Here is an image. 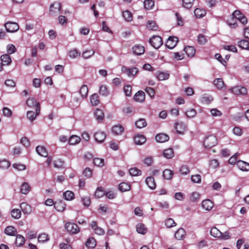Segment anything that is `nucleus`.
<instances>
[{
  "instance_id": "nucleus-32",
  "label": "nucleus",
  "mask_w": 249,
  "mask_h": 249,
  "mask_svg": "<svg viewBox=\"0 0 249 249\" xmlns=\"http://www.w3.org/2000/svg\"><path fill=\"white\" fill-rule=\"evenodd\" d=\"M94 116L97 121H100L104 119V114L102 110L97 108L95 111Z\"/></svg>"
},
{
  "instance_id": "nucleus-11",
  "label": "nucleus",
  "mask_w": 249,
  "mask_h": 249,
  "mask_svg": "<svg viewBox=\"0 0 249 249\" xmlns=\"http://www.w3.org/2000/svg\"><path fill=\"white\" fill-rule=\"evenodd\" d=\"M176 129L178 134H183L187 129L186 125L182 122L176 124Z\"/></svg>"
},
{
  "instance_id": "nucleus-4",
  "label": "nucleus",
  "mask_w": 249,
  "mask_h": 249,
  "mask_svg": "<svg viewBox=\"0 0 249 249\" xmlns=\"http://www.w3.org/2000/svg\"><path fill=\"white\" fill-rule=\"evenodd\" d=\"M149 43L154 48L158 49L162 45V40L160 36H155L149 39Z\"/></svg>"
},
{
  "instance_id": "nucleus-25",
  "label": "nucleus",
  "mask_w": 249,
  "mask_h": 249,
  "mask_svg": "<svg viewBox=\"0 0 249 249\" xmlns=\"http://www.w3.org/2000/svg\"><path fill=\"white\" fill-rule=\"evenodd\" d=\"M85 245L88 249H93L96 245V242L94 238L90 237L87 240Z\"/></svg>"
},
{
  "instance_id": "nucleus-26",
  "label": "nucleus",
  "mask_w": 249,
  "mask_h": 249,
  "mask_svg": "<svg viewBox=\"0 0 249 249\" xmlns=\"http://www.w3.org/2000/svg\"><path fill=\"white\" fill-rule=\"evenodd\" d=\"M184 51L189 57H193L196 53V49L193 46H187L184 48Z\"/></svg>"
},
{
  "instance_id": "nucleus-27",
  "label": "nucleus",
  "mask_w": 249,
  "mask_h": 249,
  "mask_svg": "<svg viewBox=\"0 0 249 249\" xmlns=\"http://www.w3.org/2000/svg\"><path fill=\"white\" fill-rule=\"evenodd\" d=\"M31 190L30 186L27 182H23L20 187V192L22 194L27 195Z\"/></svg>"
},
{
  "instance_id": "nucleus-51",
  "label": "nucleus",
  "mask_w": 249,
  "mask_h": 249,
  "mask_svg": "<svg viewBox=\"0 0 249 249\" xmlns=\"http://www.w3.org/2000/svg\"><path fill=\"white\" fill-rule=\"evenodd\" d=\"M143 4L145 9L150 10L154 6V1L153 0H145Z\"/></svg>"
},
{
  "instance_id": "nucleus-43",
  "label": "nucleus",
  "mask_w": 249,
  "mask_h": 249,
  "mask_svg": "<svg viewBox=\"0 0 249 249\" xmlns=\"http://www.w3.org/2000/svg\"><path fill=\"white\" fill-rule=\"evenodd\" d=\"M81 139L79 137L76 135H73L71 136L69 140V142L71 145H74L80 142Z\"/></svg>"
},
{
  "instance_id": "nucleus-53",
  "label": "nucleus",
  "mask_w": 249,
  "mask_h": 249,
  "mask_svg": "<svg viewBox=\"0 0 249 249\" xmlns=\"http://www.w3.org/2000/svg\"><path fill=\"white\" fill-rule=\"evenodd\" d=\"M129 172L132 176H138L141 175L142 173L141 171L136 167L130 169Z\"/></svg>"
},
{
  "instance_id": "nucleus-54",
  "label": "nucleus",
  "mask_w": 249,
  "mask_h": 249,
  "mask_svg": "<svg viewBox=\"0 0 249 249\" xmlns=\"http://www.w3.org/2000/svg\"><path fill=\"white\" fill-rule=\"evenodd\" d=\"M94 51L93 50H86L82 53V57L85 59H88L94 54Z\"/></svg>"
},
{
  "instance_id": "nucleus-2",
  "label": "nucleus",
  "mask_w": 249,
  "mask_h": 249,
  "mask_svg": "<svg viewBox=\"0 0 249 249\" xmlns=\"http://www.w3.org/2000/svg\"><path fill=\"white\" fill-rule=\"evenodd\" d=\"M65 227L67 231L71 234H76L80 231L78 226L74 223L67 222L66 223Z\"/></svg>"
},
{
  "instance_id": "nucleus-30",
  "label": "nucleus",
  "mask_w": 249,
  "mask_h": 249,
  "mask_svg": "<svg viewBox=\"0 0 249 249\" xmlns=\"http://www.w3.org/2000/svg\"><path fill=\"white\" fill-rule=\"evenodd\" d=\"M213 84L218 89H221L225 88V85L221 78H216L213 81Z\"/></svg>"
},
{
  "instance_id": "nucleus-23",
  "label": "nucleus",
  "mask_w": 249,
  "mask_h": 249,
  "mask_svg": "<svg viewBox=\"0 0 249 249\" xmlns=\"http://www.w3.org/2000/svg\"><path fill=\"white\" fill-rule=\"evenodd\" d=\"M65 207L66 205L62 201L55 202L54 205L55 210L60 212L64 211L65 209Z\"/></svg>"
},
{
  "instance_id": "nucleus-61",
  "label": "nucleus",
  "mask_w": 249,
  "mask_h": 249,
  "mask_svg": "<svg viewBox=\"0 0 249 249\" xmlns=\"http://www.w3.org/2000/svg\"><path fill=\"white\" fill-rule=\"evenodd\" d=\"M179 172L181 175H186L189 173L190 170L188 166L182 165L180 168Z\"/></svg>"
},
{
  "instance_id": "nucleus-7",
  "label": "nucleus",
  "mask_w": 249,
  "mask_h": 249,
  "mask_svg": "<svg viewBox=\"0 0 249 249\" xmlns=\"http://www.w3.org/2000/svg\"><path fill=\"white\" fill-rule=\"evenodd\" d=\"M61 3L60 2H54L50 7V13L52 16H55L60 13L61 10Z\"/></svg>"
},
{
  "instance_id": "nucleus-62",
  "label": "nucleus",
  "mask_w": 249,
  "mask_h": 249,
  "mask_svg": "<svg viewBox=\"0 0 249 249\" xmlns=\"http://www.w3.org/2000/svg\"><path fill=\"white\" fill-rule=\"evenodd\" d=\"M7 52L8 54L14 53L16 51L15 46L13 44H8L6 47Z\"/></svg>"
},
{
  "instance_id": "nucleus-9",
  "label": "nucleus",
  "mask_w": 249,
  "mask_h": 249,
  "mask_svg": "<svg viewBox=\"0 0 249 249\" xmlns=\"http://www.w3.org/2000/svg\"><path fill=\"white\" fill-rule=\"evenodd\" d=\"M178 42V38L175 36H170L166 43V46L170 49H173L177 45Z\"/></svg>"
},
{
  "instance_id": "nucleus-34",
  "label": "nucleus",
  "mask_w": 249,
  "mask_h": 249,
  "mask_svg": "<svg viewBox=\"0 0 249 249\" xmlns=\"http://www.w3.org/2000/svg\"><path fill=\"white\" fill-rule=\"evenodd\" d=\"M1 61L3 63V65H9L11 63V58L9 55L8 54H3L0 57Z\"/></svg>"
},
{
  "instance_id": "nucleus-16",
  "label": "nucleus",
  "mask_w": 249,
  "mask_h": 249,
  "mask_svg": "<svg viewBox=\"0 0 249 249\" xmlns=\"http://www.w3.org/2000/svg\"><path fill=\"white\" fill-rule=\"evenodd\" d=\"M145 99V93L143 91H138L134 96V100L136 102H142Z\"/></svg>"
},
{
  "instance_id": "nucleus-45",
  "label": "nucleus",
  "mask_w": 249,
  "mask_h": 249,
  "mask_svg": "<svg viewBox=\"0 0 249 249\" xmlns=\"http://www.w3.org/2000/svg\"><path fill=\"white\" fill-rule=\"evenodd\" d=\"M90 103L92 106H96L99 104L98 95L94 93L90 97Z\"/></svg>"
},
{
  "instance_id": "nucleus-47",
  "label": "nucleus",
  "mask_w": 249,
  "mask_h": 249,
  "mask_svg": "<svg viewBox=\"0 0 249 249\" xmlns=\"http://www.w3.org/2000/svg\"><path fill=\"white\" fill-rule=\"evenodd\" d=\"M12 216L15 219H19L21 215V211L18 209H14L11 212Z\"/></svg>"
},
{
  "instance_id": "nucleus-6",
  "label": "nucleus",
  "mask_w": 249,
  "mask_h": 249,
  "mask_svg": "<svg viewBox=\"0 0 249 249\" xmlns=\"http://www.w3.org/2000/svg\"><path fill=\"white\" fill-rule=\"evenodd\" d=\"M233 94L235 95H246L247 94L246 88L241 86H235L229 89Z\"/></svg>"
},
{
  "instance_id": "nucleus-57",
  "label": "nucleus",
  "mask_w": 249,
  "mask_h": 249,
  "mask_svg": "<svg viewBox=\"0 0 249 249\" xmlns=\"http://www.w3.org/2000/svg\"><path fill=\"white\" fill-rule=\"evenodd\" d=\"M191 179L192 181L195 183H200L201 181V176L198 174L192 175Z\"/></svg>"
},
{
  "instance_id": "nucleus-58",
  "label": "nucleus",
  "mask_w": 249,
  "mask_h": 249,
  "mask_svg": "<svg viewBox=\"0 0 249 249\" xmlns=\"http://www.w3.org/2000/svg\"><path fill=\"white\" fill-rule=\"evenodd\" d=\"M165 225L167 228H171L175 226L176 223L172 218H169L165 220Z\"/></svg>"
},
{
  "instance_id": "nucleus-31",
  "label": "nucleus",
  "mask_w": 249,
  "mask_h": 249,
  "mask_svg": "<svg viewBox=\"0 0 249 249\" xmlns=\"http://www.w3.org/2000/svg\"><path fill=\"white\" fill-rule=\"evenodd\" d=\"M210 234L215 238H220L222 236V233L216 227H213L211 229Z\"/></svg>"
},
{
  "instance_id": "nucleus-36",
  "label": "nucleus",
  "mask_w": 249,
  "mask_h": 249,
  "mask_svg": "<svg viewBox=\"0 0 249 249\" xmlns=\"http://www.w3.org/2000/svg\"><path fill=\"white\" fill-rule=\"evenodd\" d=\"M105 195V191L102 187H98L95 192L94 196L96 198H101Z\"/></svg>"
},
{
  "instance_id": "nucleus-52",
  "label": "nucleus",
  "mask_w": 249,
  "mask_h": 249,
  "mask_svg": "<svg viewBox=\"0 0 249 249\" xmlns=\"http://www.w3.org/2000/svg\"><path fill=\"white\" fill-rule=\"evenodd\" d=\"M80 53L76 49L71 50L69 52V56L71 58H75L77 57L80 56Z\"/></svg>"
},
{
  "instance_id": "nucleus-49",
  "label": "nucleus",
  "mask_w": 249,
  "mask_h": 249,
  "mask_svg": "<svg viewBox=\"0 0 249 249\" xmlns=\"http://www.w3.org/2000/svg\"><path fill=\"white\" fill-rule=\"evenodd\" d=\"M239 47L243 49L249 50V42L247 40H242L238 42Z\"/></svg>"
},
{
  "instance_id": "nucleus-17",
  "label": "nucleus",
  "mask_w": 249,
  "mask_h": 249,
  "mask_svg": "<svg viewBox=\"0 0 249 249\" xmlns=\"http://www.w3.org/2000/svg\"><path fill=\"white\" fill-rule=\"evenodd\" d=\"M155 139L156 141L158 142H164L169 140V137L166 134L160 133L157 135Z\"/></svg>"
},
{
  "instance_id": "nucleus-64",
  "label": "nucleus",
  "mask_w": 249,
  "mask_h": 249,
  "mask_svg": "<svg viewBox=\"0 0 249 249\" xmlns=\"http://www.w3.org/2000/svg\"><path fill=\"white\" fill-rule=\"evenodd\" d=\"M82 201L85 207H89L90 204V199L89 196H83L82 198Z\"/></svg>"
},
{
  "instance_id": "nucleus-56",
  "label": "nucleus",
  "mask_w": 249,
  "mask_h": 249,
  "mask_svg": "<svg viewBox=\"0 0 249 249\" xmlns=\"http://www.w3.org/2000/svg\"><path fill=\"white\" fill-rule=\"evenodd\" d=\"M123 16L127 21H130L132 19V14L129 11H125L123 12Z\"/></svg>"
},
{
  "instance_id": "nucleus-20",
  "label": "nucleus",
  "mask_w": 249,
  "mask_h": 249,
  "mask_svg": "<svg viewBox=\"0 0 249 249\" xmlns=\"http://www.w3.org/2000/svg\"><path fill=\"white\" fill-rule=\"evenodd\" d=\"M213 206V203L209 199L203 200L202 202V208L206 211L211 210Z\"/></svg>"
},
{
  "instance_id": "nucleus-12",
  "label": "nucleus",
  "mask_w": 249,
  "mask_h": 249,
  "mask_svg": "<svg viewBox=\"0 0 249 249\" xmlns=\"http://www.w3.org/2000/svg\"><path fill=\"white\" fill-rule=\"evenodd\" d=\"M20 208L25 214H30L32 211L31 206L26 202H22L20 204Z\"/></svg>"
},
{
  "instance_id": "nucleus-21",
  "label": "nucleus",
  "mask_w": 249,
  "mask_h": 249,
  "mask_svg": "<svg viewBox=\"0 0 249 249\" xmlns=\"http://www.w3.org/2000/svg\"><path fill=\"white\" fill-rule=\"evenodd\" d=\"M36 150L39 155L44 157H47L48 156V152L44 147L42 146H37Z\"/></svg>"
},
{
  "instance_id": "nucleus-29",
  "label": "nucleus",
  "mask_w": 249,
  "mask_h": 249,
  "mask_svg": "<svg viewBox=\"0 0 249 249\" xmlns=\"http://www.w3.org/2000/svg\"><path fill=\"white\" fill-rule=\"evenodd\" d=\"M206 14V11L204 9L196 8L194 10L195 16L197 18L203 17Z\"/></svg>"
},
{
  "instance_id": "nucleus-38",
  "label": "nucleus",
  "mask_w": 249,
  "mask_h": 249,
  "mask_svg": "<svg viewBox=\"0 0 249 249\" xmlns=\"http://www.w3.org/2000/svg\"><path fill=\"white\" fill-rule=\"evenodd\" d=\"M137 231L141 234H144L147 232V229L144 224L139 223L136 226Z\"/></svg>"
},
{
  "instance_id": "nucleus-3",
  "label": "nucleus",
  "mask_w": 249,
  "mask_h": 249,
  "mask_svg": "<svg viewBox=\"0 0 249 249\" xmlns=\"http://www.w3.org/2000/svg\"><path fill=\"white\" fill-rule=\"evenodd\" d=\"M40 107H38L35 109V111L29 110L26 113L27 119L31 122H33L36 120V117L40 114Z\"/></svg>"
},
{
  "instance_id": "nucleus-37",
  "label": "nucleus",
  "mask_w": 249,
  "mask_h": 249,
  "mask_svg": "<svg viewBox=\"0 0 249 249\" xmlns=\"http://www.w3.org/2000/svg\"><path fill=\"white\" fill-rule=\"evenodd\" d=\"M131 187L129 183L126 182H122L119 185V189L122 192H126L130 190Z\"/></svg>"
},
{
  "instance_id": "nucleus-50",
  "label": "nucleus",
  "mask_w": 249,
  "mask_h": 249,
  "mask_svg": "<svg viewBox=\"0 0 249 249\" xmlns=\"http://www.w3.org/2000/svg\"><path fill=\"white\" fill-rule=\"evenodd\" d=\"M38 240L39 242L44 243L49 240V237L47 234L42 233L38 236Z\"/></svg>"
},
{
  "instance_id": "nucleus-46",
  "label": "nucleus",
  "mask_w": 249,
  "mask_h": 249,
  "mask_svg": "<svg viewBox=\"0 0 249 249\" xmlns=\"http://www.w3.org/2000/svg\"><path fill=\"white\" fill-rule=\"evenodd\" d=\"M63 197L67 200H71L74 198V195L71 191H67L63 193Z\"/></svg>"
},
{
  "instance_id": "nucleus-42",
  "label": "nucleus",
  "mask_w": 249,
  "mask_h": 249,
  "mask_svg": "<svg viewBox=\"0 0 249 249\" xmlns=\"http://www.w3.org/2000/svg\"><path fill=\"white\" fill-rule=\"evenodd\" d=\"M163 155L167 159H171L174 156V151L173 149L168 148L164 150L163 152Z\"/></svg>"
},
{
  "instance_id": "nucleus-59",
  "label": "nucleus",
  "mask_w": 249,
  "mask_h": 249,
  "mask_svg": "<svg viewBox=\"0 0 249 249\" xmlns=\"http://www.w3.org/2000/svg\"><path fill=\"white\" fill-rule=\"evenodd\" d=\"M200 195L197 192H193L191 195L190 200L192 202H196L199 199Z\"/></svg>"
},
{
  "instance_id": "nucleus-41",
  "label": "nucleus",
  "mask_w": 249,
  "mask_h": 249,
  "mask_svg": "<svg viewBox=\"0 0 249 249\" xmlns=\"http://www.w3.org/2000/svg\"><path fill=\"white\" fill-rule=\"evenodd\" d=\"M147 123L144 119H139L135 122V125L138 128H142L145 127Z\"/></svg>"
},
{
  "instance_id": "nucleus-22",
  "label": "nucleus",
  "mask_w": 249,
  "mask_h": 249,
  "mask_svg": "<svg viewBox=\"0 0 249 249\" xmlns=\"http://www.w3.org/2000/svg\"><path fill=\"white\" fill-rule=\"evenodd\" d=\"M17 229L13 226H7L5 230L4 233L8 235L14 236L17 233Z\"/></svg>"
},
{
  "instance_id": "nucleus-44",
  "label": "nucleus",
  "mask_w": 249,
  "mask_h": 249,
  "mask_svg": "<svg viewBox=\"0 0 249 249\" xmlns=\"http://www.w3.org/2000/svg\"><path fill=\"white\" fill-rule=\"evenodd\" d=\"M88 88L87 86L84 85H83L80 89L79 93L82 98H86L88 94Z\"/></svg>"
},
{
  "instance_id": "nucleus-1",
  "label": "nucleus",
  "mask_w": 249,
  "mask_h": 249,
  "mask_svg": "<svg viewBox=\"0 0 249 249\" xmlns=\"http://www.w3.org/2000/svg\"><path fill=\"white\" fill-rule=\"evenodd\" d=\"M216 143L217 139L216 137L212 135L206 137L203 142L204 145L207 148H211L214 146Z\"/></svg>"
},
{
  "instance_id": "nucleus-8",
  "label": "nucleus",
  "mask_w": 249,
  "mask_h": 249,
  "mask_svg": "<svg viewBox=\"0 0 249 249\" xmlns=\"http://www.w3.org/2000/svg\"><path fill=\"white\" fill-rule=\"evenodd\" d=\"M122 71L129 77H134L138 72L137 68L135 67L128 69L125 66L122 67Z\"/></svg>"
},
{
  "instance_id": "nucleus-14",
  "label": "nucleus",
  "mask_w": 249,
  "mask_h": 249,
  "mask_svg": "<svg viewBox=\"0 0 249 249\" xmlns=\"http://www.w3.org/2000/svg\"><path fill=\"white\" fill-rule=\"evenodd\" d=\"M106 135L104 132L97 131L94 134V138L96 142L102 143L106 139Z\"/></svg>"
},
{
  "instance_id": "nucleus-24",
  "label": "nucleus",
  "mask_w": 249,
  "mask_h": 249,
  "mask_svg": "<svg viewBox=\"0 0 249 249\" xmlns=\"http://www.w3.org/2000/svg\"><path fill=\"white\" fill-rule=\"evenodd\" d=\"M112 132L116 135H120L124 131V127L120 124L114 125L112 128Z\"/></svg>"
},
{
  "instance_id": "nucleus-28",
  "label": "nucleus",
  "mask_w": 249,
  "mask_h": 249,
  "mask_svg": "<svg viewBox=\"0 0 249 249\" xmlns=\"http://www.w3.org/2000/svg\"><path fill=\"white\" fill-rule=\"evenodd\" d=\"M156 77L159 80H165L169 78V74L168 72L160 71L156 73Z\"/></svg>"
},
{
  "instance_id": "nucleus-13",
  "label": "nucleus",
  "mask_w": 249,
  "mask_h": 249,
  "mask_svg": "<svg viewBox=\"0 0 249 249\" xmlns=\"http://www.w3.org/2000/svg\"><path fill=\"white\" fill-rule=\"evenodd\" d=\"M145 136L142 134H137L134 137V141L136 144L142 145L146 142Z\"/></svg>"
},
{
  "instance_id": "nucleus-39",
  "label": "nucleus",
  "mask_w": 249,
  "mask_h": 249,
  "mask_svg": "<svg viewBox=\"0 0 249 249\" xmlns=\"http://www.w3.org/2000/svg\"><path fill=\"white\" fill-rule=\"evenodd\" d=\"M25 243V238L24 237L20 235H17V238L15 241V244L17 247L22 246Z\"/></svg>"
},
{
  "instance_id": "nucleus-15",
  "label": "nucleus",
  "mask_w": 249,
  "mask_h": 249,
  "mask_svg": "<svg viewBox=\"0 0 249 249\" xmlns=\"http://www.w3.org/2000/svg\"><path fill=\"white\" fill-rule=\"evenodd\" d=\"M134 54L138 55L142 54L144 52V48L142 46L136 45L132 48Z\"/></svg>"
},
{
  "instance_id": "nucleus-48",
  "label": "nucleus",
  "mask_w": 249,
  "mask_h": 249,
  "mask_svg": "<svg viewBox=\"0 0 249 249\" xmlns=\"http://www.w3.org/2000/svg\"><path fill=\"white\" fill-rule=\"evenodd\" d=\"M147 28L150 30L156 31L158 27L154 21L149 20L147 23Z\"/></svg>"
},
{
  "instance_id": "nucleus-63",
  "label": "nucleus",
  "mask_w": 249,
  "mask_h": 249,
  "mask_svg": "<svg viewBox=\"0 0 249 249\" xmlns=\"http://www.w3.org/2000/svg\"><path fill=\"white\" fill-rule=\"evenodd\" d=\"M99 93L103 96H107L108 94V92L107 87L104 85L101 86L100 88Z\"/></svg>"
},
{
  "instance_id": "nucleus-33",
  "label": "nucleus",
  "mask_w": 249,
  "mask_h": 249,
  "mask_svg": "<svg viewBox=\"0 0 249 249\" xmlns=\"http://www.w3.org/2000/svg\"><path fill=\"white\" fill-rule=\"evenodd\" d=\"M185 234V231L182 228L179 229L175 233V237L178 240L183 239Z\"/></svg>"
},
{
  "instance_id": "nucleus-55",
  "label": "nucleus",
  "mask_w": 249,
  "mask_h": 249,
  "mask_svg": "<svg viewBox=\"0 0 249 249\" xmlns=\"http://www.w3.org/2000/svg\"><path fill=\"white\" fill-rule=\"evenodd\" d=\"M10 165V163L9 161L6 160H0V168L2 169H6Z\"/></svg>"
},
{
  "instance_id": "nucleus-40",
  "label": "nucleus",
  "mask_w": 249,
  "mask_h": 249,
  "mask_svg": "<svg viewBox=\"0 0 249 249\" xmlns=\"http://www.w3.org/2000/svg\"><path fill=\"white\" fill-rule=\"evenodd\" d=\"M195 0H182V5L186 9L191 8L194 3Z\"/></svg>"
},
{
  "instance_id": "nucleus-18",
  "label": "nucleus",
  "mask_w": 249,
  "mask_h": 249,
  "mask_svg": "<svg viewBox=\"0 0 249 249\" xmlns=\"http://www.w3.org/2000/svg\"><path fill=\"white\" fill-rule=\"evenodd\" d=\"M26 104L29 107L35 108V109L38 107H40L39 103L32 98H29L27 100Z\"/></svg>"
},
{
  "instance_id": "nucleus-10",
  "label": "nucleus",
  "mask_w": 249,
  "mask_h": 249,
  "mask_svg": "<svg viewBox=\"0 0 249 249\" xmlns=\"http://www.w3.org/2000/svg\"><path fill=\"white\" fill-rule=\"evenodd\" d=\"M237 166L241 171H249V163L242 160H239L236 163Z\"/></svg>"
},
{
  "instance_id": "nucleus-5",
  "label": "nucleus",
  "mask_w": 249,
  "mask_h": 249,
  "mask_svg": "<svg viewBox=\"0 0 249 249\" xmlns=\"http://www.w3.org/2000/svg\"><path fill=\"white\" fill-rule=\"evenodd\" d=\"M7 32L14 33L19 29V26L18 23L14 22H7L4 24Z\"/></svg>"
},
{
  "instance_id": "nucleus-19",
  "label": "nucleus",
  "mask_w": 249,
  "mask_h": 249,
  "mask_svg": "<svg viewBox=\"0 0 249 249\" xmlns=\"http://www.w3.org/2000/svg\"><path fill=\"white\" fill-rule=\"evenodd\" d=\"M145 182L150 189L153 190L156 188V183L153 177H148L146 178Z\"/></svg>"
},
{
  "instance_id": "nucleus-35",
  "label": "nucleus",
  "mask_w": 249,
  "mask_h": 249,
  "mask_svg": "<svg viewBox=\"0 0 249 249\" xmlns=\"http://www.w3.org/2000/svg\"><path fill=\"white\" fill-rule=\"evenodd\" d=\"M174 172L170 169H165L163 172V177L165 179H171L172 178Z\"/></svg>"
},
{
  "instance_id": "nucleus-60",
  "label": "nucleus",
  "mask_w": 249,
  "mask_h": 249,
  "mask_svg": "<svg viewBox=\"0 0 249 249\" xmlns=\"http://www.w3.org/2000/svg\"><path fill=\"white\" fill-rule=\"evenodd\" d=\"M197 41L198 43L203 45L207 41V39L205 36L202 34H199L197 37Z\"/></svg>"
}]
</instances>
